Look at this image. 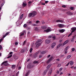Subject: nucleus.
I'll list each match as a JSON object with an SVG mask.
<instances>
[{
	"label": "nucleus",
	"mask_w": 76,
	"mask_h": 76,
	"mask_svg": "<svg viewBox=\"0 0 76 76\" xmlns=\"http://www.w3.org/2000/svg\"><path fill=\"white\" fill-rule=\"evenodd\" d=\"M42 41L41 40H39L36 43V45L37 47H39L41 45V43H39Z\"/></svg>",
	"instance_id": "f257e3e1"
},
{
	"label": "nucleus",
	"mask_w": 76,
	"mask_h": 76,
	"mask_svg": "<svg viewBox=\"0 0 76 76\" xmlns=\"http://www.w3.org/2000/svg\"><path fill=\"white\" fill-rule=\"evenodd\" d=\"M27 68L28 69H31V68H32V67H34V64H28L27 66Z\"/></svg>",
	"instance_id": "f03ea898"
},
{
	"label": "nucleus",
	"mask_w": 76,
	"mask_h": 76,
	"mask_svg": "<svg viewBox=\"0 0 76 76\" xmlns=\"http://www.w3.org/2000/svg\"><path fill=\"white\" fill-rule=\"evenodd\" d=\"M7 63V61H4L1 64V65L2 66V65H3L4 64V66H8L9 65V64Z\"/></svg>",
	"instance_id": "7ed1b4c3"
},
{
	"label": "nucleus",
	"mask_w": 76,
	"mask_h": 76,
	"mask_svg": "<svg viewBox=\"0 0 76 76\" xmlns=\"http://www.w3.org/2000/svg\"><path fill=\"white\" fill-rule=\"evenodd\" d=\"M1 3H2V4H1V7H2L3 5H4V4L5 3V1L4 0H1Z\"/></svg>",
	"instance_id": "20e7f679"
},
{
	"label": "nucleus",
	"mask_w": 76,
	"mask_h": 76,
	"mask_svg": "<svg viewBox=\"0 0 76 76\" xmlns=\"http://www.w3.org/2000/svg\"><path fill=\"white\" fill-rule=\"evenodd\" d=\"M52 58H53V57H51L48 60H47L46 63H50V62L51 61V60H52Z\"/></svg>",
	"instance_id": "39448f33"
},
{
	"label": "nucleus",
	"mask_w": 76,
	"mask_h": 76,
	"mask_svg": "<svg viewBox=\"0 0 76 76\" xmlns=\"http://www.w3.org/2000/svg\"><path fill=\"white\" fill-rule=\"evenodd\" d=\"M51 42V40H45V43L46 44H48Z\"/></svg>",
	"instance_id": "423d86ee"
},
{
	"label": "nucleus",
	"mask_w": 76,
	"mask_h": 76,
	"mask_svg": "<svg viewBox=\"0 0 76 76\" xmlns=\"http://www.w3.org/2000/svg\"><path fill=\"white\" fill-rule=\"evenodd\" d=\"M71 30H72L71 32L72 33L73 32H74L75 31V30H76V27H72L71 28Z\"/></svg>",
	"instance_id": "0eeeda50"
},
{
	"label": "nucleus",
	"mask_w": 76,
	"mask_h": 76,
	"mask_svg": "<svg viewBox=\"0 0 76 76\" xmlns=\"http://www.w3.org/2000/svg\"><path fill=\"white\" fill-rule=\"evenodd\" d=\"M64 31H65V29H62L58 30V32L60 33H63Z\"/></svg>",
	"instance_id": "6e6552de"
},
{
	"label": "nucleus",
	"mask_w": 76,
	"mask_h": 76,
	"mask_svg": "<svg viewBox=\"0 0 76 76\" xmlns=\"http://www.w3.org/2000/svg\"><path fill=\"white\" fill-rule=\"evenodd\" d=\"M56 45V44L55 42H53L51 45V48H54V47H55V45Z\"/></svg>",
	"instance_id": "1a4fd4ad"
},
{
	"label": "nucleus",
	"mask_w": 76,
	"mask_h": 76,
	"mask_svg": "<svg viewBox=\"0 0 76 76\" xmlns=\"http://www.w3.org/2000/svg\"><path fill=\"white\" fill-rule=\"evenodd\" d=\"M66 13L68 15H73V13L70 11L67 12Z\"/></svg>",
	"instance_id": "9d476101"
},
{
	"label": "nucleus",
	"mask_w": 76,
	"mask_h": 76,
	"mask_svg": "<svg viewBox=\"0 0 76 76\" xmlns=\"http://www.w3.org/2000/svg\"><path fill=\"white\" fill-rule=\"evenodd\" d=\"M32 13L33 14V17H34L37 15V12L36 11H33Z\"/></svg>",
	"instance_id": "9b49d317"
},
{
	"label": "nucleus",
	"mask_w": 76,
	"mask_h": 76,
	"mask_svg": "<svg viewBox=\"0 0 76 76\" xmlns=\"http://www.w3.org/2000/svg\"><path fill=\"white\" fill-rule=\"evenodd\" d=\"M58 26L60 28H63L64 26V25L62 24H59L58 25Z\"/></svg>",
	"instance_id": "f8f14e48"
},
{
	"label": "nucleus",
	"mask_w": 76,
	"mask_h": 76,
	"mask_svg": "<svg viewBox=\"0 0 76 76\" xmlns=\"http://www.w3.org/2000/svg\"><path fill=\"white\" fill-rule=\"evenodd\" d=\"M75 36H73V37L71 39V42H73L75 41Z\"/></svg>",
	"instance_id": "ddd939ff"
},
{
	"label": "nucleus",
	"mask_w": 76,
	"mask_h": 76,
	"mask_svg": "<svg viewBox=\"0 0 76 76\" xmlns=\"http://www.w3.org/2000/svg\"><path fill=\"white\" fill-rule=\"evenodd\" d=\"M52 72H53V70H52V69H51L48 73V76H50L51 73H52Z\"/></svg>",
	"instance_id": "4468645a"
},
{
	"label": "nucleus",
	"mask_w": 76,
	"mask_h": 76,
	"mask_svg": "<svg viewBox=\"0 0 76 76\" xmlns=\"http://www.w3.org/2000/svg\"><path fill=\"white\" fill-rule=\"evenodd\" d=\"M28 17H29V18H31V17L32 18H33V15L32 13H30L29 15H28Z\"/></svg>",
	"instance_id": "2eb2a0df"
},
{
	"label": "nucleus",
	"mask_w": 76,
	"mask_h": 76,
	"mask_svg": "<svg viewBox=\"0 0 76 76\" xmlns=\"http://www.w3.org/2000/svg\"><path fill=\"white\" fill-rule=\"evenodd\" d=\"M47 70H45L44 71V72L43 74V76H45V75H46V74H47Z\"/></svg>",
	"instance_id": "dca6fc26"
},
{
	"label": "nucleus",
	"mask_w": 76,
	"mask_h": 76,
	"mask_svg": "<svg viewBox=\"0 0 76 76\" xmlns=\"http://www.w3.org/2000/svg\"><path fill=\"white\" fill-rule=\"evenodd\" d=\"M50 29L48 28L47 30H44L45 32H50Z\"/></svg>",
	"instance_id": "f3484780"
},
{
	"label": "nucleus",
	"mask_w": 76,
	"mask_h": 76,
	"mask_svg": "<svg viewBox=\"0 0 76 76\" xmlns=\"http://www.w3.org/2000/svg\"><path fill=\"white\" fill-rule=\"evenodd\" d=\"M23 17V14H22L20 16V18H19V20H20L22 19Z\"/></svg>",
	"instance_id": "a211bd4d"
},
{
	"label": "nucleus",
	"mask_w": 76,
	"mask_h": 76,
	"mask_svg": "<svg viewBox=\"0 0 76 76\" xmlns=\"http://www.w3.org/2000/svg\"><path fill=\"white\" fill-rule=\"evenodd\" d=\"M45 53H46V51H42V52H41L40 54L42 55L43 54H45Z\"/></svg>",
	"instance_id": "6ab92c4d"
},
{
	"label": "nucleus",
	"mask_w": 76,
	"mask_h": 76,
	"mask_svg": "<svg viewBox=\"0 0 76 76\" xmlns=\"http://www.w3.org/2000/svg\"><path fill=\"white\" fill-rule=\"evenodd\" d=\"M41 28H42V29H45L46 28H47V27L46 26H42L41 27Z\"/></svg>",
	"instance_id": "aec40b11"
},
{
	"label": "nucleus",
	"mask_w": 76,
	"mask_h": 76,
	"mask_svg": "<svg viewBox=\"0 0 76 76\" xmlns=\"http://www.w3.org/2000/svg\"><path fill=\"white\" fill-rule=\"evenodd\" d=\"M70 64L71 66H72L74 64V62L73 61H71L70 62Z\"/></svg>",
	"instance_id": "412c9836"
},
{
	"label": "nucleus",
	"mask_w": 76,
	"mask_h": 76,
	"mask_svg": "<svg viewBox=\"0 0 76 76\" xmlns=\"http://www.w3.org/2000/svg\"><path fill=\"white\" fill-rule=\"evenodd\" d=\"M27 4L26 3H25L24 2L23 3V6L24 7H26Z\"/></svg>",
	"instance_id": "4be33fe9"
},
{
	"label": "nucleus",
	"mask_w": 76,
	"mask_h": 76,
	"mask_svg": "<svg viewBox=\"0 0 76 76\" xmlns=\"http://www.w3.org/2000/svg\"><path fill=\"white\" fill-rule=\"evenodd\" d=\"M33 63L34 64H37L38 63V61H35L33 62Z\"/></svg>",
	"instance_id": "5701e85b"
},
{
	"label": "nucleus",
	"mask_w": 76,
	"mask_h": 76,
	"mask_svg": "<svg viewBox=\"0 0 76 76\" xmlns=\"http://www.w3.org/2000/svg\"><path fill=\"white\" fill-rule=\"evenodd\" d=\"M63 22V21L62 20H56V22Z\"/></svg>",
	"instance_id": "b1692460"
},
{
	"label": "nucleus",
	"mask_w": 76,
	"mask_h": 76,
	"mask_svg": "<svg viewBox=\"0 0 76 76\" xmlns=\"http://www.w3.org/2000/svg\"><path fill=\"white\" fill-rule=\"evenodd\" d=\"M21 52L22 53H25V50L24 49H22L21 51Z\"/></svg>",
	"instance_id": "393cba45"
},
{
	"label": "nucleus",
	"mask_w": 76,
	"mask_h": 76,
	"mask_svg": "<svg viewBox=\"0 0 76 76\" xmlns=\"http://www.w3.org/2000/svg\"><path fill=\"white\" fill-rule=\"evenodd\" d=\"M24 33H22L20 34V37H22V36H23V35H24Z\"/></svg>",
	"instance_id": "a878e982"
},
{
	"label": "nucleus",
	"mask_w": 76,
	"mask_h": 76,
	"mask_svg": "<svg viewBox=\"0 0 76 76\" xmlns=\"http://www.w3.org/2000/svg\"><path fill=\"white\" fill-rule=\"evenodd\" d=\"M61 45H62V44H59L57 46V48H59V47H60Z\"/></svg>",
	"instance_id": "bb28decb"
},
{
	"label": "nucleus",
	"mask_w": 76,
	"mask_h": 76,
	"mask_svg": "<svg viewBox=\"0 0 76 76\" xmlns=\"http://www.w3.org/2000/svg\"><path fill=\"white\" fill-rule=\"evenodd\" d=\"M69 49V46H67L65 49L64 51H67Z\"/></svg>",
	"instance_id": "cd10ccee"
},
{
	"label": "nucleus",
	"mask_w": 76,
	"mask_h": 76,
	"mask_svg": "<svg viewBox=\"0 0 76 76\" xmlns=\"http://www.w3.org/2000/svg\"><path fill=\"white\" fill-rule=\"evenodd\" d=\"M71 57V55H68L66 58L67 59H69V58H70Z\"/></svg>",
	"instance_id": "c85d7f7f"
},
{
	"label": "nucleus",
	"mask_w": 76,
	"mask_h": 76,
	"mask_svg": "<svg viewBox=\"0 0 76 76\" xmlns=\"http://www.w3.org/2000/svg\"><path fill=\"white\" fill-rule=\"evenodd\" d=\"M50 67H51V65H50V64H49L47 67V69H49Z\"/></svg>",
	"instance_id": "c756f323"
},
{
	"label": "nucleus",
	"mask_w": 76,
	"mask_h": 76,
	"mask_svg": "<svg viewBox=\"0 0 76 76\" xmlns=\"http://www.w3.org/2000/svg\"><path fill=\"white\" fill-rule=\"evenodd\" d=\"M12 69H15V65H12Z\"/></svg>",
	"instance_id": "7c9ffc66"
},
{
	"label": "nucleus",
	"mask_w": 76,
	"mask_h": 76,
	"mask_svg": "<svg viewBox=\"0 0 76 76\" xmlns=\"http://www.w3.org/2000/svg\"><path fill=\"white\" fill-rule=\"evenodd\" d=\"M28 23V25H31V23H32V21H30V22H28V23Z\"/></svg>",
	"instance_id": "2f4dec72"
},
{
	"label": "nucleus",
	"mask_w": 76,
	"mask_h": 76,
	"mask_svg": "<svg viewBox=\"0 0 76 76\" xmlns=\"http://www.w3.org/2000/svg\"><path fill=\"white\" fill-rule=\"evenodd\" d=\"M13 56L12 54H11L10 55V56H9L7 58H10V57H11Z\"/></svg>",
	"instance_id": "473e14b6"
},
{
	"label": "nucleus",
	"mask_w": 76,
	"mask_h": 76,
	"mask_svg": "<svg viewBox=\"0 0 76 76\" xmlns=\"http://www.w3.org/2000/svg\"><path fill=\"white\" fill-rule=\"evenodd\" d=\"M64 42H65V44H67V43L69 42V40H67Z\"/></svg>",
	"instance_id": "72a5a7b5"
},
{
	"label": "nucleus",
	"mask_w": 76,
	"mask_h": 76,
	"mask_svg": "<svg viewBox=\"0 0 76 76\" xmlns=\"http://www.w3.org/2000/svg\"><path fill=\"white\" fill-rule=\"evenodd\" d=\"M52 38L54 40L55 39V38H56V36H52Z\"/></svg>",
	"instance_id": "f704fd0d"
},
{
	"label": "nucleus",
	"mask_w": 76,
	"mask_h": 76,
	"mask_svg": "<svg viewBox=\"0 0 76 76\" xmlns=\"http://www.w3.org/2000/svg\"><path fill=\"white\" fill-rule=\"evenodd\" d=\"M14 58L15 60H17L18 59V56H14Z\"/></svg>",
	"instance_id": "c9c22d12"
},
{
	"label": "nucleus",
	"mask_w": 76,
	"mask_h": 76,
	"mask_svg": "<svg viewBox=\"0 0 76 76\" xmlns=\"http://www.w3.org/2000/svg\"><path fill=\"white\" fill-rule=\"evenodd\" d=\"M26 26H27V25H26V24H25L23 25V27L26 28Z\"/></svg>",
	"instance_id": "e433bc0d"
},
{
	"label": "nucleus",
	"mask_w": 76,
	"mask_h": 76,
	"mask_svg": "<svg viewBox=\"0 0 76 76\" xmlns=\"http://www.w3.org/2000/svg\"><path fill=\"white\" fill-rule=\"evenodd\" d=\"M66 43H65V42H64L63 43L62 45H61V47H63V46L64 45H66Z\"/></svg>",
	"instance_id": "4c0bfd02"
},
{
	"label": "nucleus",
	"mask_w": 76,
	"mask_h": 76,
	"mask_svg": "<svg viewBox=\"0 0 76 76\" xmlns=\"http://www.w3.org/2000/svg\"><path fill=\"white\" fill-rule=\"evenodd\" d=\"M71 10H74V7H71L70 8Z\"/></svg>",
	"instance_id": "58836bf2"
},
{
	"label": "nucleus",
	"mask_w": 76,
	"mask_h": 76,
	"mask_svg": "<svg viewBox=\"0 0 76 76\" xmlns=\"http://www.w3.org/2000/svg\"><path fill=\"white\" fill-rule=\"evenodd\" d=\"M61 7H63L64 8H65V7H66V6L65 5H63L61 6Z\"/></svg>",
	"instance_id": "ea45409f"
},
{
	"label": "nucleus",
	"mask_w": 76,
	"mask_h": 76,
	"mask_svg": "<svg viewBox=\"0 0 76 76\" xmlns=\"http://www.w3.org/2000/svg\"><path fill=\"white\" fill-rule=\"evenodd\" d=\"M30 53H31V52H32V48H31L30 49Z\"/></svg>",
	"instance_id": "a19ab883"
},
{
	"label": "nucleus",
	"mask_w": 76,
	"mask_h": 76,
	"mask_svg": "<svg viewBox=\"0 0 76 76\" xmlns=\"http://www.w3.org/2000/svg\"><path fill=\"white\" fill-rule=\"evenodd\" d=\"M9 33H10V32H7L5 34V35H6V36H7V35H8V34H9Z\"/></svg>",
	"instance_id": "79ce46f5"
},
{
	"label": "nucleus",
	"mask_w": 76,
	"mask_h": 76,
	"mask_svg": "<svg viewBox=\"0 0 76 76\" xmlns=\"http://www.w3.org/2000/svg\"><path fill=\"white\" fill-rule=\"evenodd\" d=\"M27 73V74H28H28H29L30 73V71L28 70V72H27V73Z\"/></svg>",
	"instance_id": "37998d69"
},
{
	"label": "nucleus",
	"mask_w": 76,
	"mask_h": 76,
	"mask_svg": "<svg viewBox=\"0 0 76 76\" xmlns=\"http://www.w3.org/2000/svg\"><path fill=\"white\" fill-rule=\"evenodd\" d=\"M34 29H35V30H36V31H37V30H38V28H37V27H35L34 28Z\"/></svg>",
	"instance_id": "c03bdc74"
},
{
	"label": "nucleus",
	"mask_w": 76,
	"mask_h": 76,
	"mask_svg": "<svg viewBox=\"0 0 76 76\" xmlns=\"http://www.w3.org/2000/svg\"><path fill=\"white\" fill-rule=\"evenodd\" d=\"M42 24H44V23H45V22H44V20H42Z\"/></svg>",
	"instance_id": "a18cd8bd"
},
{
	"label": "nucleus",
	"mask_w": 76,
	"mask_h": 76,
	"mask_svg": "<svg viewBox=\"0 0 76 76\" xmlns=\"http://www.w3.org/2000/svg\"><path fill=\"white\" fill-rule=\"evenodd\" d=\"M18 44V42H16L15 43V45H17Z\"/></svg>",
	"instance_id": "49530a36"
},
{
	"label": "nucleus",
	"mask_w": 76,
	"mask_h": 76,
	"mask_svg": "<svg viewBox=\"0 0 76 76\" xmlns=\"http://www.w3.org/2000/svg\"><path fill=\"white\" fill-rule=\"evenodd\" d=\"M61 64H59L58 65L57 67H60L61 66Z\"/></svg>",
	"instance_id": "de8ad7c7"
},
{
	"label": "nucleus",
	"mask_w": 76,
	"mask_h": 76,
	"mask_svg": "<svg viewBox=\"0 0 76 76\" xmlns=\"http://www.w3.org/2000/svg\"><path fill=\"white\" fill-rule=\"evenodd\" d=\"M75 48H73L72 49V51H75Z\"/></svg>",
	"instance_id": "09e8293b"
},
{
	"label": "nucleus",
	"mask_w": 76,
	"mask_h": 76,
	"mask_svg": "<svg viewBox=\"0 0 76 76\" xmlns=\"http://www.w3.org/2000/svg\"><path fill=\"white\" fill-rule=\"evenodd\" d=\"M52 36H49L48 37V38H51L52 37Z\"/></svg>",
	"instance_id": "8fccbe9b"
},
{
	"label": "nucleus",
	"mask_w": 76,
	"mask_h": 76,
	"mask_svg": "<svg viewBox=\"0 0 76 76\" xmlns=\"http://www.w3.org/2000/svg\"><path fill=\"white\" fill-rule=\"evenodd\" d=\"M19 74V72L18 71L16 74V75H18Z\"/></svg>",
	"instance_id": "3c124183"
},
{
	"label": "nucleus",
	"mask_w": 76,
	"mask_h": 76,
	"mask_svg": "<svg viewBox=\"0 0 76 76\" xmlns=\"http://www.w3.org/2000/svg\"><path fill=\"white\" fill-rule=\"evenodd\" d=\"M48 2H49V1H45V3L46 4H47V3H48Z\"/></svg>",
	"instance_id": "603ef678"
},
{
	"label": "nucleus",
	"mask_w": 76,
	"mask_h": 76,
	"mask_svg": "<svg viewBox=\"0 0 76 76\" xmlns=\"http://www.w3.org/2000/svg\"><path fill=\"white\" fill-rule=\"evenodd\" d=\"M72 35V33H70L68 35V37H69L70 36H71V35Z\"/></svg>",
	"instance_id": "864d4df0"
},
{
	"label": "nucleus",
	"mask_w": 76,
	"mask_h": 76,
	"mask_svg": "<svg viewBox=\"0 0 76 76\" xmlns=\"http://www.w3.org/2000/svg\"><path fill=\"white\" fill-rule=\"evenodd\" d=\"M2 41H3V39L1 38L0 39V42H2Z\"/></svg>",
	"instance_id": "5fc2aeb1"
},
{
	"label": "nucleus",
	"mask_w": 76,
	"mask_h": 76,
	"mask_svg": "<svg viewBox=\"0 0 76 76\" xmlns=\"http://www.w3.org/2000/svg\"><path fill=\"white\" fill-rule=\"evenodd\" d=\"M26 42V41H24V42L23 43V45H25Z\"/></svg>",
	"instance_id": "6e6d98bb"
},
{
	"label": "nucleus",
	"mask_w": 76,
	"mask_h": 76,
	"mask_svg": "<svg viewBox=\"0 0 76 76\" xmlns=\"http://www.w3.org/2000/svg\"><path fill=\"white\" fill-rule=\"evenodd\" d=\"M63 68H61L60 69L59 71V72H61V71L62 70Z\"/></svg>",
	"instance_id": "4d7b16f0"
},
{
	"label": "nucleus",
	"mask_w": 76,
	"mask_h": 76,
	"mask_svg": "<svg viewBox=\"0 0 76 76\" xmlns=\"http://www.w3.org/2000/svg\"><path fill=\"white\" fill-rule=\"evenodd\" d=\"M64 56V55H61L60 56V57L61 58V57H63V56Z\"/></svg>",
	"instance_id": "13d9d810"
},
{
	"label": "nucleus",
	"mask_w": 76,
	"mask_h": 76,
	"mask_svg": "<svg viewBox=\"0 0 76 76\" xmlns=\"http://www.w3.org/2000/svg\"><path fill=\"white\" fill-rule=\"evenodd\" d=\"M69 63H68L67 64H66V65L65 66H69Z\"/></svg>",
	"instance_id": "bf43d9fd"
},
{
	"label": "nucleus",
	"mask_w": 76,
	"mask_h": 76,
	"mask_svg": "<svg viewBox=\"0 0 76 76\" xmlns=\"http://www.w3.org/2000/svg\"><path fill=\"white\" fill-rule=\"evenodd\" d=\"M32 3V2L31 1H29L28 2V4H31Z\"/></svg>",
	"instance_id": "052dcab7"
},
{
	"label": "nucleus",
	"mask_w": 76,
	"mask_h": 76,
	"mask_svg": "<svg viewBox=\"0 0 76 76\" xmlns=\"http://www.w3.org/2000/svg\"><path fill=\"white\" fill-rule=\"evenodd\" d=\"M39 22V20H37V21H36V23L38 24V23Z\"/></svg>",
	"instance_id": "680f3d73"
},
{
	"label": "nucleus",
	"mask_w": 76,
	"mask_h": 76,
	"mask_svg": "<svg viewBox=\"0 0 76 76\" xmlns=\"http://www.w3.org/2000/svg\"><path fill=\"white\" fill-rule=\"evenodd\" d=\"M21 66H19L18 67V70H20L21 69Z\"/></svg>",
	"instance_id": "e2e57ef3"
},
{
	"label": "nucleus",
	"mask_w": 76,
	"mask_h": 76,
	"mask_svg": "<svg viewBox=\"0 0 76 76\" xmlns=\"http://www.w3.org/2000/svg\"><path fill=\"white\" fill-rule=\"evenodd\" d=\"M2 49V46H1V45H0V50H1Z\"/></svg>",
	"instance_id": "0e129e2a"
},
{
	"label": "nucleus",
	"mask_w": 76,
	"mask_h": 76,
	"mask_svg": "<svg viewBox=\"0 0 76 76\" xmlns=\"http://www.w3.org/2000/svg\"><path fill=\"white\" fill-rule=\"evenodd\" d=\"M64 51H65V54H67V50H64Z\"/></svg>",
	"instance_id": "69168bd1"
},
{
	"label": "nucleus",
	"mask_w": 76,
	"mask_h": 76,
	"mask_svg": "<svg viewBox=\"0 0 76 76\" xmlns=\"http://www.w3.org/2000/svg\"><path fill=\"white\" fill-rule=\"evenodd\" d=\"M62 41V40H61L59 41V42L60 43H61V42Z\"/></svg>",
	"instance_id": "338daca9"
},
{
	"label": "nucleus",
	"mask_w": 76,
	"mask_h": 76,
	"mask_svg": "<svg viewBox=\"0 0 76 76\" xmlns=\"http://www.w3.org/2000/svg\"><path fill=\"white\" fill-rule=\"evenodd\" d=\"M25 76H28V74L27 73H26V75H25Z\"/></svg>",
	"instance_id": "774afa93"
}]
</instances>
